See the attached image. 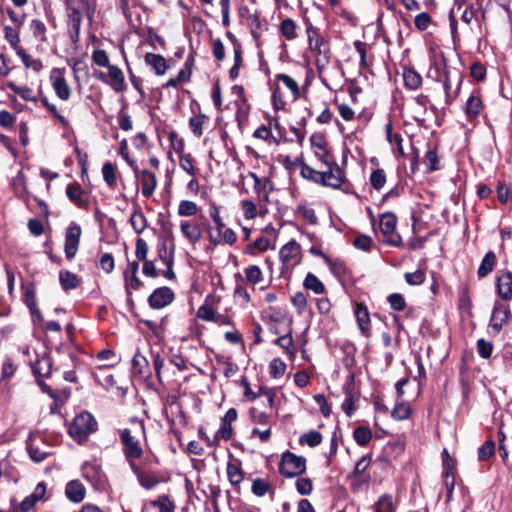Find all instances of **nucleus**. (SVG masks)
<instances>
[{
    "instance_id": "1",
    "label": "nucleus",
    "mask_w": 512,
    "mask_h": 512,
    "mask_svg": "<svg viewBox=\"0 0 512 512\" xmlns=\"http://www.w3.org/2000/svg\"><path fill=\"white\" fill-rule=\"evenodd\" d=\"M130 423V427L119 432L123 455L139 485L146 490H152L169 478L164 471L153 468V464L158 465L160 462L157 455L144 454L140 443V437L146 435L144 421L134 418Z\"/></svg>"
},
{
    "instance_id": "2",
    "label": "nucleus",
    "mask_w": 512,
    "mask_h": 512,
    "mask_svg": "<svg viewBox=\"0 0 512 512\" xmlns=\"http://www.w3.org/2000/svg\"><path fill=\"white\" fill-rule=\"evenodd\" d=\"M308 46L315 56L316 67L322 71L328 67L331 61L332 52L330 41L322 35L320 28L314 26L309 18H304Z\"/></svg>"
},
{
    "instance_id": "3",
    "label": "nucleus",
    "mask_w": 512,
    "mask_h": 512,
    "mask_svg": "<svg viewBox=\"0 0 512 512\" xmlns=\"http://www.w3.org/2000/svg\"><path fill=\"white\" fill-rule=\"evenodd\" d=\"M98 430V422L88 411L77 414L68 425V435L78 444L87 443L90 435Z\"/></svg>"
},
{
    "instance_id": "4",
    "label": "nucleus",
    "mask_w": 512,
    "mask_h": 512,
    "mask_svg": "<svg viewBox=\"0 0 512 512\" xmlns=\"http://www.w3.org/2000/svg\"><path fill=\"white\" fill-rule=\"evenodd\" d=\"M274 82L275 87L272 90L271 101L275 111L284 110L287 104L279 83H282L290 91L291 101L295 102L300 98V86L298 82L289 75L285 73L276 74Z\"/></svg>"
},
{
    "instance_id": "5",
    "label": "nucleus",
    "mask_w": 512,
    "mask_h": 512,
    "mask_svg": "<svg viewBox=\"0 0 512 512\" xmlns=\"http://www.w3.org/2000/svg\"><path fill=\"white\" fill-rule=\"evenodd\" d=\"M278 469L286 478L300 476L306 472V458L287 450L281 455Z\"/></svg>"
},
{
    "instance_id": "6",
    "label": "nucleus",
    "mask_w": 512,
    "mask_h": 512,
    "mask_svg": "<svg viewBox=\"0 0 512 512\" xmlns=\"http://www.w3.org/2000/svg\"><path fill=\"white\" fill-rule=\"evenodd\" d=\"M397 216L393 212H385L380 216L379 226L384 236V242L393 247H401L403 244L400 234L395 229Z\"/></svg>"
},
{
    "instance_id": "7",
    "label": "nucleus",
    "mask_w": 512,
    "mask_h": 512,
    "mask_svg": "<svg viewBox=\"0 0 512 512\" xmlns=\"http://www.w3.org/2000/svg\"><path fill=\"white\" fill-rule=\"evenodd\" d=\"M50 446L45 438L38 432L31 433L26 443V449L30 459L35 463H41L48 456L52 455Z\"/></svg>"
},
{
    "instance_id": "8",
    "label": "nucleus",
    "mask_w": 512,
    "mask_h": 512,
    "mask_svg": "<svg viewBox=\"0 0 512 512\" xmlns=\"http://www.w3.org/2000/svg\"><path fill=\"white\" fill-rule=\"evenodd\" d=\"M82 235L81 226L72 221L65 232L64 252L67 260L71 261L77 254Z\"/></svg>"
},
{
    "instance_id": "9",
    "label": "nucleus",
    "mask_w": 512,
    "mask_h": 512,
    "mask_svg": "<svg viewBox=\"0 0 512 512\" xmlns=\"http://www.w3.org/2000/svg\"><path fill=\"white\" fill-rule=\"evenodd\" d=\"M435 68L437 71V77H440V73L442 70V76L444 79H448L452 83H455L457 85V89H461V85L463 82V73L458 68H453L447 65V60L443 52L440 54V60H437L434 58L431 68Z\"/></svg>"
},
{
    "instance_id": "10",
    "label": "nucleus",
    "mask_w": 512,
    "mask_h": 512,
    "mask_svg": "<svg viewBox=\"0 0 512 512\" xmlns=\"http://www.w3.org/2000/svg\"><path fill=\"white\" fill-rule=\"evenodd\" d=\"M175 300V292L168 286L154 289L147 302L151 309L160 310L169 306Z\"/></svg>"
},
{
    "instance_id": "11",
    "label": "nucleus",
    "mask_w": 512,
    "mask_h": 512,
    "mask_svg": "<svg viewBox=\"0 0 512 512\" xmlns=\"http://www.w3.org/2000/svg\"><path fill=\"white\" fill-rule=\"evenodd\" d=\"M510 317H512V315L509 305L497 300L492 309L489 326L498 334L501 332L503 326L507 324Z\"/></svg>"
},
{
    "instance_id": "12",
    "label": "nucleus",
    "mask_w": 512,
    "mask_h": 512,
    "mask_svg": "<svg viewBox=\"0 0 512 512\" xmlns=\"http://www.w3.org/2000/svg\"><path fill=\"white\" fill-rule=\"evenodd\" d=\"M280 260L282 261L281 275H284L285 270H288V265L292 260L295 266L300 263L301 260V246L294 239L283 245L279 252Z\"/></svg>"
},
{
    "instance_id": "13",
    "label": "nucleus",
    "mask_w": 512,
    "mask_h": 512,
    "mask_svg": "<svg viewBox=\"0 0 512 512\" xmlns=\"http://www.w3.org/2000/svg\"><path fill=\"white\" fill-rule=\"evenodd\" d=\"M326 171H321L318 184L331 187L333 189H339L345 182V173L338 165L326 166Z\"/></svg>"
},
{
    "instance_id": "14",
    "label": "nucleus",
    "mask_w": 512,
    "mask_h": 512,
    "mask_svg": "<svg viewBox=\"0 0 512 512\" xmlns=\"http://www.w3.org/2000/svg\"><path fill=\"white\" fill-rule=\"evenodd\" d=\"M82 476L89 483H91L95 489H102L105 485V475L101 467L92 462H84L81 467Z\"/></svg>"
},
{
    "instance_id": "15",
    "label": "nucleus",
    "mask_w": 512,
    "mask_h": 512,
    "mask_svg": "<svg viewBox=\"0 0 512 512\" xmlns=\"http://www.w3.org/2000/svg\"><path fill=\"white\" fill-rule=\"evenodd\" d=\"M50 80L57 97L67 101L71 96V88L64 77L63 69L53 68L50 73Z\"/></svg>"
},
{
    "instance_id": "16",
    "label": "nucleus",
    "mask_w": 512,
    "mask_h": 512,
    "mask_svg": "<svg viewBox=\"0 0 512 512\" xmlns=\"http://www.w3.org/2000/svg\"><path fill=\"white\" fill-rule=\"evenodd\" d=\"M238 417L237 410L235 408H229L225 413L224 417L221 419V424L219 430L216 432L214 436V442H217L220 438L228 441L233 436V428L232 422L236 421Z\"/></svg>"
},
{
    "instance_id": "17",
    "label": "nucleus",
    "mask_w": 512,
    "mask_h": 512,
    "mask_svg": "<svg viewBox=\"0 0 512 512\" xmlns=\"http://www.w3.org/2000/svg\"><path fill=\"white\" fill-rule=\"evenodd\" d=\"M175 504L166 494L159 495L142 507L141 512H174Z\"/></svg>"
},
{
    "instance_id": "18",
    "label": "nucleus",
    "mask_w": 512,
    "mask_h": 512,
    "mask_svg": "<svg viewBox=\"0 0 512 512\" xmlns=\"http://www.w3.org/2000/svg\"><path fill=\"white\" fill-rule=\"evenodd\" d=\"M53 360L47 353L37 355L36 360L31 364L32 373L35 378H48L51 375Z\"/></svg>"
},
{
    "instance_id": "19",
    "label": "nucleus",
    "mask_w": 512,
    "mask_h": 512,
    "mask_svg": "<svg viewBox=\"0 0 512 512\" xmlns=\"http://www.w3.org/2000/svg\"><path fill=\"white\" fill-rule=\"evenodd\" d=\"M496 292L502 300H512V273L510 271L503 272L497 276Z\"/></svg>"
},
{
    "instance_id": "20",
    "label": "nucleus",
    "mask_w": 512,
    "mask_h": 512,
    "mask_svg": "<svg viewBox=\"0 0 512 512\" xmlns=\"http://www.w3.org/2000/svg\"><path fill=\"white\" fill-rule=\"evenodd\" d=\"M85 194L86 192L77 181L69 183L66 187L67 198L78 208L87 209L88 202Z\"/></svg>"
},
{
    "instance_id": "21",
    "label": "nucleus",
    "mask_w": 512,
    "mask_h": 512,
    "mask_svg": "<svg viewBox=\"0 0 512 512\" xmlns=\"http://www.w3.org/2000/svg\"><path fill=\"white\" fill-rule=\"evenodd\" d=\"M354 314L361 334L365 337H369L371 334V325L367 306L364 303H357L354 308Z\"/></svg>"
},
{
    "instance_id": "22",
    "label": "nucleus",
    "mask_w": 512,
    "mask_h": 512,
    "mask_svg": "<svg viewBox=\"0 0 512 512\" xmlns=\"http://www.w3.org/2000/svg\"><path fill=\"white\" fill-rule=\"evenodd\" d=\"M385 132L387 136V141L392 146L393 154L396 158H401L405 156L404 148H403V137L400 133L393 132L392 122L389 121L385 126Z\"/></svg>"
},
{
    "instance_id": "23",
    "label": "nucleus",
    "mask_w": 512,
    "mask_h": 512,
    "mask_svg": "<svg viewBox=\"0 0 512 512\" xmlns=\"http://www.w3.org/2000/svg\"><path fill=\"white\" fill-rule=\"evenodd\" d=\"M139 179L141 183V192L142 195L146 198H149L153 195L156 186H157V178L155 173L150 170L143 169L141 173H139Z\"/></svg>"
},
{
    "instance_id": "24",
    "label": "nucleus",
    "mask_w": 512,
    "mask_h": 512,
    "mask_svg": "<svg viewBox=\"0 0 512 512\" xmlns=\"http://www.w3.org/2000/svg\"><path fill=\"white\" fill-rule=\"evenodd\" d=\"M484 109V104L481 99L480 93L472 94L466 101L465 106V114L468 121L472 122L476 120L482 110Z\"/></svg>"
},
{
    "instance_id": "25",
    "label": "nucleus",
    "mask_w": 512,
    "mask_h": 512,
    "mask_svg": "<svg viewBox=\"0 0 512 512\" xmlns=\"http://www.w3.org/2000/svg\"><path fill=\"white\" fill-rule=\"evenodd\" d=\"M5 405V414L15 415L18 411L17 399L13 386L9 382H2V406Z\"/></svg>"
},
{
    "instance_id": "26",
    "label": "nucleus",
    "mask_w": 512,
    "mask_h": 512,
    "mask_svg": "<svg viewBox=\"0 0 512 512\" xmlns=\"http://www.w3.org/2000/svg\"><path fill=\"white\" fill-rule=\"evenodd\" d=\"M108 77L110 80L107 82V84H109L116 93L126 91L127 84L125 82V77L122 70L118 66H109Z\"/></svg>"
},
{
    "instance_id": "27",
    "label": "nucleus",
    "mask_w": 512,
    "mask_h": 512,
    "mask_svg": "<svg viewBox=\"0 0 512 512\" xmlns=\"http://www.w3.org/2000/svg\"><path fill=\"white\" fill-rule=\"evenodd\" d=\"M402 77L405 88L409 90H417L421 88L423 83L422 76L413 66H403Z\"/></svg>"
},
{
    "instance_id": "28",
    "label": "nucleus",
    "mask_w": 512,
    "mask_h": 512,
    "mask_svg": "<svg viewBox=\"0 0 512 512\" xmlns=\"http://www.w3.org/2000/svg\"><path fill=\"white\" fill-rule=\"evenodd\" d=\"M66 497L73 503H80L84 500L86 489L79 480H71L65 487Z\"/></svg>"
},
{
    "instance_id": "29",
    "label": "nucleus",
    "mask_w": 512,
    "mask_h": 512,
    "mask_svg": "<svg viewBox=\"0 0 512 512\" xmlns=\"http://www.w3.org/2000/svg\"><path fill=\"white\" fill-rule=\"evenodd\" d=\"M180 229L190 244L195 245L202 237V231L198 223L193 221H181Z\"/></svg>"
},
{
    "instance_id": "30",
    "label": "nucleus",
    "mask_w": 512,
    "mask_h": 512,
    "mask_svg": "<svg viewBox=\"0 0 512 512\" xmlns=\"http://www.w3.org/2000/svg\"><path fill=\"white\" fill-rule=\"evenodd\" d=\"M228 462L227 464V477L230 484L234 487L237 493H240V483L244 479V471L241 468V463Z\"/></svg>"
},
{
    "instance_id": "31",
    "label": "nucleus",
    "mask_w": 512,
    "mask_h": 512,
    "mask_svg": "<svg viewBox=\"0 0 512 512\" xmlns=\"http://www.w3.org/2000/svg\"><path fill=\"white\" fill-rule=\"evenodd\" d=\"M325 264L329 267L331 273L340 281L346 280L350 275L346 263L340 258H326Z\"/></svg>"
},
{
    "instance_id": "32",
    "label": "nucleus",
    "mask_w": 512,
    "mask_h": 512,
    "mask_svg": "<svg viewBox=\"0 0 512 512\" xmlns=\"http://www.w3.org/2000/svg\"><path fill=\"white\" fill-rule=\"evenodd\" d=\"M145 63L152 67L158 76L164 75L169 69L166 59L160 55L148 52L144 56Z\"/></svg>"
},
{
    "instance_id": "33",
    "label": "nucleus",
    "mask_w": 512,
    "mask_h": 512,
    "mask_svg": "<svg viewBox=\"0 0 512 512\" xmlns=\"http://www.w3.org/2000/svg\"><path fill=\"white\" fill-rule=\"evenodd\" d=\"M68 19L69 25L72 29L70 33V38L75 43L79 39L80 27L82 22V15L79 9L68 6Z\"/></svg>"
},
{
    "instance_id": "34",
    "label": "nucleus",
    "mask_w": 512,
    "mask_h": 512,
    "mask_svg": "<svg viewBox=\"0 0 512 512\" xmlns=\"http://www.w3.org/2000/svg\"><path fill=\"white\" fill-rule=\"evenodd\" d=\"M496 263H497L496 254L494 253V251H491V250L488 251L484 255V257L478 267V270H477L478 278L483 279L486 276H488L490 273H492L496 266Z\"/></svg>"
},
{
    "instance_id": "35",
    "label": "nucleus",
    "mask_w": 512,
    "mask_h": 512,
    "mask_svg": "<svg viewBox=\"0 0 512 512\" xmlns=\"http://www.w3.org/2000/svg\"><path fill=\"white\" fill-rule=\"evenodd\" d=\"M297 28L298 26L292 18L285 17L279 24V34L285 40L293 41L298 37Z\"/></svg>"
},
{
    "instance_id": "36",
    "label": "nucleus",
    "mask_w": 512,
    "mask_h": 512,
    "mask_svg": "<svg viewBox=\"0 0 512 512\" xmlns=\"http://www.w3.org/2000/svg\"><path fill=\"white\" fill-rule=\"evenodd\" d=\"M23 302L29 308V311L33 317H36L39 321H42V314L37 307L36 294L33 286L24 287Z\"/></svg>"
},
{
    "instance_id": "37",
    "label": "nucleus",
    "mask_w": 512,
    "mask_h": 512,
    "mask_svg": "<svg viewBox=\"0 0 512 512\" xmlns=\"http://www.w3.org/2000/svg\"><path fill=\"white\" fill-rule=\"evenodd\" d=\"M59 282L64 291L76 289L81 284V278L68 270L59 272Z\"/></svg>"
},
{
    "instance_id": "38",
    "label": "nucleus",
    "mask_w": 512,
    "mask_h": 512,
    "mask_svg": "<svg viewBox=\"0 0 512 512\" xmlns=\"http://www.w3.org/2000/svg\"><path fill=\"white\" fill-rule=\"evenodd\" d=\"M303 287L316 295L327 293L323 282L312 272H308L303 280Z\"/></svg>"
},
{
    "instance_id": "39",
    "label": "nucleus",
    "mask_w": 512,
    "mask_h": 512,
    "mask_svg": "<svg viewBox=\"0 0 512 512\" xmlns=\"http://www.w3.org/2000/svg\"><path fill=\"white\" fill-rule=\"evenodd\" d=\"M132 372L134 375L141 377H148L151 374L149 363L145 356L140 353L134 355L132 359Z\"/></svg>"
},
{
    "instance_id": "40",
    "label": "nucleus",
    "mask_w": 512,
    "mask_h": 512,
    "mask_svg": "<svg viewBox=\"0 0 512 512\" xmlns=\"http://www.w3.org/2000/svg\"><path fill=\"white\" fill-rule=\"evenodd\" d=\"M248 22L251 28V33L254 39H258L262 31L268 29V22L266 19H262L259 14L255 13L248 17Z\"/></svg>"
},
{
    "instance_id": "41",
    "label": "nucleus",
    "mask_w": 512,
    "mask_h": 512,
    "mask_svg": "<svg viewBox=\"0 0 512 512\" xmlns=\"http://www.w3.org/2000/svg\"><path fill=\"white\" fill-rule=\"evenodd\" d=\"M117 168L110 161H106L102 166V175L105 183L110 189H115L117 187V177H116Z\"/></svg>"
},
{
    "instance_id": "42",
    "label": "nucleus",
    "mask_w": 512,
    "mask_h": 512,
    "mask_svg": "<svg viewBox=\"0 0 512 512\" xmlns=\"http://www.w3.org/2000/svg\"><path fill=\"white\" fill-rule=\"evenodd\" d=\"M442 466H443V478L455 476L457 461L451 457L446 448L442 451Z\"/></svg>"
},
{
    "instance_id": "43",
    "label": "nucleus",
    "mask_w": 512,
    "mask_h": 512,
    "mask_svg": "<svg viewBox=\"0 0 512 512\" xmlns=\"http://www.w3.org/2000/svg\"><path fill=\"white\" fill-rule=\"evenodd\" d=\"M130 223L137 234H141L147 227V218L138 205L131 215Z\"/></svg>"
},
{
    "instance_id": "44",
    "label": "nucleus",
    "mask_w": 512,
    "mask_h": 512,
    "mask_svg": "<svg viewBox=\"0 0 512 512\" xmlns=\"http://www.w3.org/2000/svg\"><path fill=\"white\" fill-rule=\"evenodd\" d=\"M412 414V407L408 402L402 401L396 403L391 411V417L395 420L402 421L410 418Z\"/></svg>"
},
{
    "instance_id": "45",
    "label": "nucleus",
    "mask_w": 512,
    "mask_h": 512,
    "mask_svg": "<svg viewBox=\"0 0 512 512\" xmlns=\"http://www.w3.org/2000/svg\"><path fill=\"white\" fill-rule=\"evenodd\" d=\"M96 358L99 361L104 362L103 367L106 368L115 367L121 360L113 349H103L99 351Z\"/></svg>"
},
{
    "instance_id": "46",
    "label": "nucleus",
    "mask_w": 512,
    "mask_h": 512,
    "mask_svg": "<svg viewBox=\"0 0 512 512\" xmlns=\"http://www.w3.org/2000/svg\"><path fill=\"white\" fill-rule=\"evenodd\" d=\"M208 121L209 117L203 113L190 117L189 126L195 137L200 138L203 135V126Z\"/></svg>"
},
{
    "instance_id": "47",
    "label": "nucleus",
    "mask_w": 512,
    "mask_h": 512,
    "mask_svg": "<svg viewBox=\"0 0 512 512\" xmlns=\"http://www.w3.org/2000/svg\"><path fill=\"white\" fill-rule=\"evenodd\" d=\"M323 436L317 430H310L309 432L299 437L300 445H308L311 448L317 447L322 443Z\"/></svg>"
},
{
    "instance_id": "48",
    "label": "nucleus",
    "mask_w": 512,
    "mask_h": 512,
    "mask_svg": "<svg viewBox=\"0 0 512 512\" xmlns=\"http://www.w3.org/2000/svg\"><path fill=\"white\" fill-rule=\"evenodd\" d=\"M369 181L372 188H374L377 191H380L385 186L387 181L385 170L382 168L372 170L369 177Z\"/></svg>"
},
{
    "instance_id": "49",
    "label": "nucleus",
    "mask_w": 512,
    "mask_h": 512,
    "mask_svg": "<svg viewBox=\"0 0 512 512\" xmlns=\"http://www.w3.org/2000/svg\"><path fill=\"white\" fill-rule=\"evenodd\" d=\"M353 437L359 446H366L372 439V432L366 426H357L353 431Z\"/></svg>"
},
{
    "instance_id": "50",
    "label": "nucleus",
    "mask_w": 512,
    "mask_h": 512,
    "mask_svg": "<svg viewBox=\"0 0 512 512\" xmlns=\"http://www.w3.org/2000/svg\"><path fill=\"white\" fill-rule=\"evenodd\" d=\"M253 137L262 139L264 141L273 142L276 145L280 144V138H276L271 131V127L268 125H261L253 132Z\"/></svg>"
},
{
    "instance_id": "51",
    "label": "nucleus",
    "mask_w": 512,
    "mask_h": 512,
    "mask_svg": "<svg viewBox=\"0 0 512 512\" xmlns=\"http://www.w3.org/2000/svg\"><path fill=\"white\" fill-rule=\"evenodd\" d=\"M496 444L492 439H487L478 449V459L488 461L495 454Z\"/></svg>"
},
{
    "instance_id": "52",
    "label": "nucleus",
    "mask_w": 512,
    "mask_h": 512,
    "mask_svg": "<svg viewBox=\"0 0 512 512\" xmlns=\"http://www.w3.org/2000/svg\"><path fill=\"white\" fill-rule=\"evenodd\" d=\"M424 163L428 172H434L440 169L437 147L429 149L424 156Z\"/></svg>"
},
{
    "instance_id": "53",
    "label": "nucleus",
    "mask_w": 512,
    "mask_h": 512,
    "mask_svg": "<svg viewBox=\"0 0 512 512\" xmlns=\"http://www.w3.org/2000/svg\"><path fill=\"white\" fill-rule=\"evenodd\" d=\"M215 360L217 361L218 364L225 365V369L223 372L225 377L233 376L238 370L237 365L232 362L230 356H225L223 354H215Z\"/></svg>"
},
{
    "instance_id": "54",
    "label": "nucleus",
    "mask_w": 512,
    "mask_h": 512,
    "mask_svg": "<svg viewBox=\"0 0 512 512\" xmlns=\"http://www.w3.org/2000/svg\"><path fill=\"white\" fill-rule=\"evenodd\" d=\"M286 364L281 358H274L269 364V374L272 378H281L286 371Z\"/></svg>"
},
{
    "instance_id": "55",
    "label": "nucleus",
    "mask_w": 512,
    "mask_h": 512,
    "mask_svg": "<svg viewBox=\"0 0 512 512\" xmlns=\"http://www.w3.org/2000/svg\"><path fill=\"white\" fill-rule=\"evenodd\" d=\"M270 245V240L266 237H259L254 242L249 243L246 247V253L250 255L255 254V250L260 252H265L268 250Z\"/></svg>"
},
{
    "instance_id": "56",
    "label": "nucleus",
    "mask_w": 512,
    "mask_h": 512,
    "mask_svg": "<svg viewBox=\"0 0 512 512\" xmlns=\"http://www.w3.org/2000/svg\"><path fill=\"white\" fill-rule=\"evenodd\" d=\"M195 160L190 153L179 154V165L180 167L186 171L189 175L195 176L196 168L194 166Z\"/></svg>"
},
{
    "instance_id": "57",
    "label": "nucleus",
    "mask_w": 512,
    "mask_h": 512,
    "mask_svg": "<svg viewBox=\"0 0 512 512\" xmlns=\"http://www.w3.org/2000/svg\"><path fill=\"white\" fill-rule=\"evenodd\" d=\"M387 301L390 304V307L394 311H404L407 307L406 300L404 296L400 293H392L387 297Z\"/></svg>"
},
{
    "instance_id": "58",
    "label": "nucleus",
    "mask_w": 512,
    "mask_h": 512,
    "mask_svg": "<svg viewBox=\"0 0 512 512\" xmlns=\"http://www.w3.org/2000/svg\"><path fill=\"white\" fill-rule=\"evenodd\" d=\"M297 492L302 496L310 495L313 491V482L309 477H298L295 482Z\"/></svg>"
},
{
    "instance_id": "59",
    "label": "nucleus",
    "mask_w": 512,
    "mask_h": 512,
    "mask_svg": "<svg viewBox=\"0 0 512 512\" xmlns=\"http://www.w3.org/2000/svg\"><path fill=\"white\" fill-rule=\"evenodd\" d=\"M270 489L271 484L263 478H256L252 482V493L258 497L264 496Z\"/></svg>"
},
{
    "instance_id": "60",
    "label": "nucleus",
    "mask_w": 512,
    "mask_h": 512,
    "mask_svg": "<svg viewBox=\"0 0 512 512\" xmlns=\"http://www.w3.org/2000/svg\"><path fill=\"white\" fill-rule=\"evenodd\" d=\"M404 278L410 286H418L425 282L426 273L424 270L418 269L415 272H406Z\"/></svg>"
},
{
    "instance_id": "61",
    "label": "nucleus",
    "mask_w": 512,
    "mask_h": 512,
    "mask_svg": "<svg viewBox=\"0 0 512 512\" xmlns=\"http://www.w3.org/2000/svg\"><path fill=\"white\" fill-rule=\"evenodd\" d=\"M198 211L197 204L190 200H182L178 205V214L180 216H194Z\"/></svg>"
},
{
    "instance_id": "62",
    "label": "nucleus",
    "mask_w": 512,
    "mask_h": 512,
    "mask_svg": "<svg viewBox=\"0 0 512 512\" xmlns=\"http://www.w3.org/2000/svg\"><path fill=\"white\" fill-rule=\"evenodd\" d=\"M30 28L35 38L39 39L41 42L47 41L46 26L41 20L33 19Z\"/></svg>"
},
{
    "instance_id": "63",
    "label": "nucleus",
    "mask_w": 512,
    "mask_h": 512,
    "mask_svg": "<svg viewBox=\"0 0 512 512\" xmlns=\"http://www.w3.org/2000/svg\"><path fill=\"white\" fill-rule=\"evenodd\" d=\"M375 510L376 512H393L394 506L392 496L388 494L380 496L375 504Z\"/></svg>"
},
{
    "instance_id": "64",
    "label": "nucleus",
    "mask_w": 512,
    "mask_h": 512,
    "mask_svg": "<svg viewBox=\"0 0 512 512\" xmlns=\"http://www.w3.org/2000/svg\"><path fill=\"white\" fill-rule=\"evenodd\" d=\"M245 277L249 283L258 284L263 280V274L259 266L250 265L245 269Z\"/></svg>"
}]
</instances>
